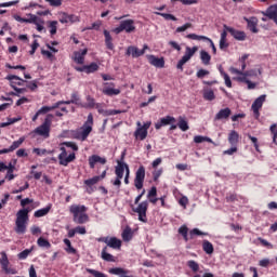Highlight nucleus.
Returning a JSON list of instances; mask_svg holds the SVG:
<instances>
[{
    "instance_id": "nucleus-1",
    "label": "nucleus",
    "mask_w": 277,
    "mask_h": 277,
    "mask_svg": "<svg viewBox=\"0 0 277 277\" xmlns=\"http://www.w3.org/2000/svg\"><path fill=\"white\" fill-rule=\"evenodd\" d=\"M96 241L98 243H106V246L102 249L101 256L103 261H106L107 263H116V258L108 253L107 250L111 248L113 250H120L122 248V240L115 236H106V237H100L96 238Z\"/></svg>"
},
{
    "instance_id": "nucleus-2",
    "label": "nucleus",
    "mask_w": 277,
    "mask_h": 277,
    "mask_svg": "<svg viewBox=\"0 0 277 277\" xmlns=\"http://www.w3.org/2000/svg\"><path fill=\"white\" fill-rule=\"evenodd\" d=\"M93 127L94 116L92 115V113H90L87 117V121L82 124V127H80L74 132V137L76 140H79L80 142H85V140L90 137V133H92Z\"/></svg>"
},
{
    "instance_id": "nucleus-3",
    "label": "nucleus",
    "mask_w": 277,
    "mask_h": 277,
    "mask_svg": "<svg viewBox=\"0 0 277 277\" xmlns=\"http://www.w3.org/2000/svg\"><path fill=\"white\" fill-rule=\"evenodd\" d=\"M27 222H29V208L18 210L15 220V233L17 235L27 233Z\"/></svg>"
},
{
    "instance_id": "nucleus-4",
    "label": "nucleus",
    "mask_w": 277,
    "mask_h": 277,
    "mask_svg": "<svg viewBox=\"0 0 277 277\" xmlns=\"http://www.w3.org/2000/svg\"><path fill=\"white\" fill-rule=\"evenodd\" d=\"M69 211L74 215V222L76 224H85L90 220L88 214H85V211H88L85 206L71 205Z\"/></svg>"
},
{
    "instance_id": "nucleus-5",
    "label": "nucleus",
    "mask_w": 277,
    "mask_h": 277,
    "mask_svg": "<svg viewBox=\"0 0 277 277\" xmlns=\"http://www.w3.org/2000/svg\"><path fill=\"white\" fill-rule=\"evenodd\" d=\"M52 122H53V115L51 114L47 115L43 123L35 129V133L37 135H40L41 137H44V140H48V137H51Z\"/></svg>"
},
{
    "instance_id": "nucleus-6",
    "label": "nucleus",
    "mask_w": 277,
    "mask_h": 277,
    "mask_svg": "<svg viewBox=\"0 0 277 277\" xmlns=\"http://www.w3.org/2000/svg\"><path fill=\"white\" fill-rule=\"evenodd\" d=\"M131 207L133 213H137L138 221L146 224V222H148V217L146 216V213L148 212V200L142 201L136 208L133 206Z\"/></svg>"
},
{
    "instance_id": "nucleus-7",
    "label": "nucleus",
    "mask_w": 277,
    "mask_h": 277,
    "mask_svg": "<svg viewBox=\"0 0 277 277\" xmlns=\"http://www.w3.org/2000/svg\"><path fill=\"white\" fill-rule=\"evenodd\" d=\"M60 150H61V154L58 155L60 166H64L66 168L68 167V163H72V161L77 159V156L75 153H71L68 155V151H66V147L62 146Z\"/></svg>"
},
{
    "instance_id": "nucleus-8",
    "label": "nucleus",
    "mask_w": 277,
    "mask_h": 277,
    "mask_svg": "<svg viewBox=\"0 0 277 277\" xmlns=\"http://www.w3.org/2000/svg\"><path fill=\"white\" fill-rule=\"evenodd\" d=\"M197 52H198V47L196 45L193 48L186 47L185 54L177 62V65H176L177 70H183V66H185V64H187V62L192 60V56L196 55Z\"/></svg>"
},
{
    "instance_id": "nucleus-9",
    "label": "nucleus",
    "mask_w": 277,
    "mask_h": 277,
    "mask_svg": "<svg viewBox=\"0 0 277 277\" xmlns=\"http://www.w3.org/2000/svg\"><path fill=\"white\" fill-rule=\"evenodd\" d=\"M137 129L134 132V137L136 140L144 141L146 137H148V129H150V121L145 122L142 126V122L137 121Z\"/></svg>"
},
{
    "instance_id": "nucleus-10",
    "label": "nucleus",
    "mask_w": 277,
    "mask_h": 277,
    "mask_svg": "<svg viewBox=\"0 0 277 277\" xmlns=\"http://www.w3.org/2000/svg\"><path fill=\"white\" fill-rule=\"evenodd\" d=\"M144 179H146V168L144 166H140L134 177V186L136 189H142L144 187Z\"/></svg>"
},
{
    "instance_id": "nucleus-11",
    "label": "nucleus",
    "mask_w": 277,
    "mask_h": 277,
    "mask_svg": "<svg viewBox=\"0 0 277 277\" xmlns=\"http://www.w3.org/2000/svg\"><path fill=\"white\" fill-rule=\"evenodd\" d=\"M265 95H261L259 96L252 104L251 109L253 111V116L256 120H259V118L261 117V113L260 109L261 107H263V104L265 103Z\"/></svg>"
},
{
    "instance_id": "nucleus-12",
    "label": "nucleus",
    "mask_w": 277,
    "mask_h": 277,
    "mask_svg": "<svg viewBox=\"0 0 277 277\" xmlns=\"http://www.w3.org/2000/svg\"><path fill=\"white\" fill-rule=\"evenodd\" d=\"M0 265L5 274H17L15 268H10V260L5 251L1 252Z\"/></svg>"
},
{
    "instance_id": "nucleus-13",
    "label": "nucleus",
    "mask_w": 277,
    "mask_h": 277,
    "mask_svg": "<svg viewBox=\"0 0 277 277\" xmlns=\"http://www.w3.org/2000/svg\"><path fill=\"white\" fill-rule=\"evenodd\" d=\"M263 14L265 17H262V21L267 22L268 18L269 21H274L277 25V4L271 5Z\"/></svg>"
},
{
    "instance_id": "nucleus-14",
    "label": "nucleus",
    "mask_w": 277,
    "mask_h": 277,
    "mask_svg": "<svg viewBox=\"0 0 277 277\" xmlns=\"http://www.w3.org/2000/svg\"><path fill=\"white\" fill-rule=\"evenodd\" d=\"M229 72L232 75H238L237 77H234L233 80L237 81L238 83H248L250 79L247 78L246 74L242 70H239L235 67H229Z\"/></svg>"
},
{
    "instance_id": "nucleus-15",
    "label": "nucleus",
    "mask_w": 277,
    "mask_h": 277,
    "mask_svg": "<svg viewBox=\"0 0 277 277\" xmlns=\"http://www.w3.org/2000/svg\"><path fill=\"white\" fill-rule=\"evenodd\" d=\"M148 47L145 44L142 50H138L135 45H130L127 49L126 55H131L132 57H142L144 53H146V50Z\"/></svg>"
},
{
    "instance_id": "nucleus-16",
    "label": "nucleus",
    "mask_w": 277,
    "mask_h": 277,
    "mask_svg": "<svg viewBox=\"0 0 277 277\" xmlns=\"http://www.w3.org/2000/svg\"><path fill=\"white\" fill-rule=\"evenodd\" d=\"M224 29H226V31L228 34H230V36H233V38H235V40H239V41H243L246 40V32L241 31V30H237L230 26H223Z\"/></svg>"
},
{
    "instance_id": "nucleus-17",
    "label": "nucleus",
    "mask_w": 277,
    "mask_h": 277,
    "mask_svg": "<svg viewBox=\"0 0 277 277\" xmlns=\"http://www.w3.org/2000/svg\"><path fill=\"white\" fill-rule=\"evenodd\" d=\"M176 122V118L172 116H166L163 118H160L158 122L155 123V130L159 131L162 127H168L169 124H174Z\"/></svg>"
},
{
    "instance_id": "nucleus-18",
    "label": "nucleus",
    "mask_w": 277,
    "mask_h": 277,
    "mask_svg": "<svg viewBox=\"0 0 277 277\" xmlns=\"http://www.w3.org/2000/svg\"><path fill=\"white\" fill-rule=\"evenodd\" d=\"M124 170H126V172L129 170V164L118 160L117 166L115 167L116 176H118V179H123L124 177Z\"/></svg>"
},
{
    "instance_id": "nucleus-19",
    "label": "nucleus",
    "mask_w": 277,
    "mask_h": 277,
    "mask_svg": "<svg viewBox=\"0 0 277 277\" xmlns=\"http://www.w3.org/2000/svg\"><path fill=\"white\" fill-rule=\"evenodd\" d=\"M96 163H101L102 166H105V163H107V159L98 155H92L91 157H89V166L91 170H94V168H96Z\"/></svg>"
},
{
    "instance_id": "nucleus-20",
    "label": "nucleus",
    "mask_w": 277,
    "mask_h": 277,
    "mask_svg": "<svg viewBox=\"0 0 277 277\" xmlns=\"http://www.w3.org/2000/svg\"><path fill=\"white\" fill-rule=\"evenodd\" d=\"M8 81H10L11 88L14 90L17 88L16 85H24V83H27L26 80L22 79L21 77L16 75H9L6 76Z\"/></svg>"
},
{
    "instance_id": "nucleus-21",
    "label": "nucleus",
    "mask_w": 277,
    "mask_h": 277,
    "mask_svg": "<svg viewBox=\"0 0 277 277\" xmlns=\"http://www.w3.org/2000/svg\"><path fill=\"white\" fill-rule=\"evenodd\" d=\"M147 60L151 66H155L156 68H163L166 66V61L163 57L159 58L155 55H148Z\"/></svg>"
},
{
    "instance_id": "nucleus-22",
    "label": "nucleus",
    "mask_w": 277,
    "mask_h": 277,
    "mask_svg": "<svg viewBox=\"0 0 277 277\" xmlns=\"http://www.w3.org/2000/svg\"><path fill=\"white\" fill-rule=\"evenodd\" d=\"M113 276L119 277H133V275H129L131 272L129 269H124L122 267H114L108 271Z\"/></svg>"
},
{
    "instance_id": "nucleus-23",
    "label": "nucleus",
    "mask_w": 277,
    "mask_h": 277,
    "mask_svg": "<svg viewBox=\"0 0 277 277\" xmlns=\"http://www.w3.org/2000/svg\"><path fill=\"white\" fill-rule=\"evenodd\" d=\"M245 21L248 25V29H250V31H252V34H259V28H256L258 25H259V18H256V17H250V18L245 17Z\"/></svg>"
},
{
    "instance_id": "nucleus-24",
    "label": "nucleus",
    "mask_w": 277,
    "mask_h": 277,
    "mask_svg": "<svg viewBox=\"0 0 277 277\" xmlns=\"http://www.w3.org/2000/svg\"><path fill=\"white\" fill-rule=\"evenodd\" d=\"M121 26L123 27V31H126V34H133V31H135V22L133 19L122 21Z\"/></svg>"
},
{
    "instance_id": "nucleus-25",
    "label": "nucleus",
    "mask_w": 277,
    "mask_h": 277,
    "mask_svg": "<svg viewBox=\"0 0 277 277\" xmlns=\"http://www.w3.org/2000/svg\"><path fill=\"white\" fill-rule=\"evenodd\" d=\"M230 114H233L230 108H223L215 115L214 120H228V118H230Z\"/></svg>"
},
{
    "instance_id": "nucleus-26",
    "label": "nucleus",
    "mask_w": 277,
    "mask_h": 277,
    "mask_svg": "<svg viewBox=\"0 0 277 277\" xmlns=\"http://www.w3.org/2000/svg\"><path fill=\"white\" fill-rule=\"evenodd\" d=\"M28 18L21 17V15H14L13 18L17 21V23H36V15L29 13L27 15Z\"/></svg>"
},
{
    "instance_id": "nucleus-27",
    "label": "nucleus",
    "mask_w": 277,
    "mask_h": 277,
    "mask_svg": "<svg viewBox=\"0 0 277 277\" xmlns=\"http://www.w3.org/2000/svg\"><path fill=\"white\" fill-rule=\"evenodd\" d=\"M228 142L230 146H237V144H239V133L235 130H232L228 134Z\"/></svg>"
},
{
    "instance_id": "nucleus-28",
    "label": "nucleus",
    "mask_w": 277,
    "mask_h": 277,
    "mask_svg": "<svg viewBox=\"0 0 277 277\" xmlns=\"http://www.w3.org/2000/svg\"><path fill=\"white\" fill-rule=\"evenodd\" d=\"M105 44L106 49L109 51H114V39L111 38V34L108 30H104Z\"/></svg>"
},
{
    "instance_id": "nucleus-29",
    "label": "nucleus",
    "mask_w": 277,
    "mask_h": 277,
    "mask_svg": "<svg viewBox=\"0 0 277 277\" xmlns=\"http://www.w3.org/2000/svg\"><path fill=\"white\" fill-rule=\"evenodd\" d=\"M177 127L183 132L189 131V123H187V120H185V117H183V116H180L177 118Z\"/></svg>"
},
{
    "instance_id": "nucleus-30",
    "label": "nucleus",
    "mask_w": 277,
    "mask_h": 277,
    "mask_svg": "<svg viewBox=\"0 0 277 277\" xmlns=\"http://www.w3.org/2000/svg\"><path fill=\"white\" fill-rule=\"evenodd\" d=\"M122 240L126 242L131 241V239H133V230L131 229V227H126L121 234Z\"/></svg>"
},
{
    "instance_id": "nucleus-31",
    "label": "nucleus",
    "mask_w": 277,
    "mask_h": 277,
    "mask_svg": "<svg viewBox=\"0 0 277 277\" xmlns=\"http://www.w3.org/2000/svg\"><path fill=\"white\" fill-rule=\"evenodd\" d=\"M202 250L206 252V254H213L215 249L213 248V243L209 240H203L202 241Z\"/></svg>"
},
{
    "instance_id": "nucleus-32",
    "label": "nucleus",
    "mask_w": 277,
    "mask_h": 277,
    "mask_svg": "<svg viewBox=\"0 0 277 277\" xmlns=\"http://www.w3.org/2000/svg\"><path fill=\"white\" fill-rule=\"evenodd\" d=\"M200 60L205 66H209V64H211V54L205 50H201Z\"/></svg>"
},
{
    "instance_id": "nucleus-33",
    "label": "nucleus",
    "mask_w": 277,
    "mask_h": 277,
    "mask_svg": "<svg viewBox=\"0 0 277 277\" xmlns=\"http://www.w3.org/2000/svg\"><path fill=\"white\" fill-rule=\"evenodd\" d=\"M49 211H51V205L35 211L34 215L35 217H44V215H49Z\"/></svg>"
},
{
    "instance_id": "nucleus-34",
    "label": "nucleus",
    "mask_w": 277,
    "mask_h": 277,
    "mask_svg": "<svg viewBox=\"0 0 277 277\" xmlns=\"http://www.w3.org/2000/svg\"><path fill=\"white\" fill-rule=\"evenodd\" d=\"M103 94H105L106 96H118V94H120V89L107 87L103 89Z\"/></svg>"
},
{
    "instance_id": "nucleus-35",
    "label": "nucleus",
    "mask_w": 277,
    "mask_h": 277,
    "mask_svg": "<svg viewBox=\"0 0 277 277\" xmlns=\"http://www.w3.org/2000/svg\"><path fill=\"white\" fill-rule=\"evenodd\" d=\"M25 142V136L19 137L17 141H14L12 145L9 147L11 153H14L16 148H21L23 146V143Z\"/></svg>"
},
{
    "instance_id": "nucleus-36",
    "label": "nucleus",
    "mask_w": 277,
    "mask_h": 277,
    "mask_svg": "<svg viewBox=\"0 0 277 277\" xmlns=\"http://www.w3.org/2000/svg\"><path fill=\"white\" fill-rule=\"evenodd\" d=\"M64 243L67 247L65 250L68 254H77V249H75L72 247V243L70 242V240L68 238L64 239Z\"/></svg>"
},
{
    "instance_id": "nucleus-37",
    "label": "nucleus",
    "mask_w": 277,
    "mask_h": 277,
    "mask_svg": "<svg viewBox=\"0 0 277 277\" xmlns=\"http://www.w3.org/2000/svg\"><path fill=\"white\" fill-rule=\"evenodd\" d=\"M53 109H57V105L53 104L52 106H43L38 110L39 116H43L44 114H49V111H53Z\"/></svg>"
},
{
    "instance_id": "nucleus-38",
    "label": "nucleus",
    "mask_w": 277,
    "mask_h": 277,
    "mask_svg": "<svg viewBox=\"0 0 277 277\" xmlns=\"http://www.w3.org/2000/svg\"><path fill=\"white\" fill-rule=\"evenodd\" d=\"M31 252H34V247H31L30 249H25L24 251L19 252L17 254V259H19V261H25V259H27V256H29Z\"/></svg>"
},
{
    "instance_id": "nucleus-39",
    "label": "nucleus",
    "mask_w": 277,
    "mask_h": 277,
    "mask_svg": "<svg viewBox=\"0 0 277 277\" xmlns=\"http://www.w3.org/2000/svg\"><path fill=\"white\" fill-rule=\"evenodd\" d=\"M187 267H189V269H192V272L195 274L200 271V265L194 260L187 262Z\"/></svg>"
},
{
    "instance_id": "nucleus-40",
    "label": "nucleus",
    "mask_w": 277,
    "mask_h": 277,
    "mask_svg": "<svg viewBox=\"0 0 277 277\" xmlns=\"http://www.w3.org/2000/svg\"><path fill=\"white\" fill-rule=\"evenodd\" d=\"M221 76L223 77L224 81H225V85L226 88H233V81H230V76H228V74H226L224 70H220Z\"/></svg>"
},
{
    "instance_id": "nucleus-41",
    "label": "nucleus",
    "mask_w": 277,
    "mask_h": 277,
    "mask_svg": "<svg viewBox=\"0 0 277 277\" xmlns=\"http://www.w3.org/2000/svg\"><path fill=\"white\" fill-rule=\"evenodd\" d=\"M85 272L88 274L93 275V277H109L105 273L98 272V271H96L94 268H85Z\"/></svg>"
},
{
    "instance_id": "nucleus-42",
    "label": "nucleus",
    "mask_w": 277,
    "mask_h": 277,
    "mask_svg": "<svg viewBox=\"0 0 277 277\" xmlns=\"http://www.w3.org/2000/svg\"><path fill=\"white\" fill-rule=\"evenodd\" d=\"M85 72L90 75L91 72H96L98 70V64L91 63L90 65H84Z\"/></svg>"
},
{
    "instance_id": "nucleus-43",
    "label": "nucleus",
    "mask_w": 277,
    "mask_h": 277,
    "mask_svg": "<svg viewBox=\"0 0 277 277\" xmlns=\"http://www.w3.org/2000/svg\"><path fill=\"white\" fill-rule=\"evenodd\" d=\"M96 106V102L92 96H87V104L82 105V107H85L87 109H94Z\"/></svg>"
},
{
    "instance_id": "nucleus-44",
    "label": "nucleus",
    "mask_w": 277,
    "mask_h": 277,
    "mask_svg": "<svg viewBox=\"0 0 277 277\" xmlns=\"http://www.w3.org/2000/svg\"><path fill=\"white\" fill-rule=\"evenodd\" d=\"M203 98H205V101H215V93L211 89L206 90L203 92Z\"/></svg>"
},
{
    "instance_id": "nucleus-45",
    "label": "nucleus",
    "mask_w": 277,
    "mask_h": 277,
    "mask_svg": "<svg viewBox=\"0 0 277 277\" xmlns=\"http://www.w3.org/2000/svg\"><path fill=\"white\" fill-rule=\"evenodd\" d=\"M98 181H101V176L95 175L89 180H85L84 185H87L88 187H92V185H96V183H98Z\"/></svg>"
},
{
    "instance_id": "nucleus-46",
    "label": "nucleus",
    "mask_w": 277,
    "mask_h": 277,
    "mask_svg": "<svg viewBox=\"0 0 277 277\" xmlns=\"http://www.w3.org/2000/svg\"><path fill=\"white\" fill-rule=\"evenodd\" d=\"M37 243L39 248H51V242L42 237L38 238Z\"/></svg>"
},
{
    "instance_id": "nucleus-47",
    "label": "nucleus",
    "mask_w": 277,
    "mask_h": 277,
    "mask_svg": "<svg viewBox=\"0 0 277 277\" xmlns=\"http://www.w3.org/2000/svg\"><path fill=\"white\" fill-rule=\"evenodd\" d=\"M70 103L72 105H81V98L79 97V93L78 92H74L71 94Z\"/></svg>"
},
{
    "instance_id": "nucleus-48",
    "label": "nucleus",
    "mask_w": 277,
    "mask_h": 277,
    "mask_svg": "<svg viewBox=\"0 0 277 277\" xmlns=\"http://www.w3.org/2000/svg\"><path fill=\"white\" fill-rule=\"evenodd\" d=\"M49 29H50L51 36H55V34H57V21L50 22Z\"/></svg>"
},
{
    "instance_id": "nucleus-49",
    "label": "nucleus",
    "mask_w": 277,
    "mask_h": 277,
    "mask_svg": "<svg viewBox=\"0 0 277 277\" xmlns=\"http://www.w3.org/2000/svg\"><path fill=\"white\" fill-rule=\"evenodd\" d=\"M176 1H180V3H183V5H194L198 3V0H171L172 5H174Z\"/></svg>"
},
{
    "instance_id": "nucleus-50",
    "label": "nucleus",
    "mask_w": 277,
    "mask_h": 277,
    "mask_svg": "<svg viewBox=\"0 0 277 277\" xmlns=\"http://www.w3.org/2000/svg\"><path fill=\"white\" fill-rule=\"evenodd\" d=\"M158 16H162V18H164V21H177L176 16L170 14V13H156Z\"/></svg>"
},
{
    "instance_id": "nucleus-51",
    "label": "nucleus",
    "mask_w": 277,
    "mask_h": 277,
    "mask_svg": "<svg viewBox=\"0 0 277 277\" xmlns=\"http://www.w3.org/2000/svg\"><path fill=\"white\" fill-rule=\"evenodd\" d=\"M186 38H187L188 40H203V41L207 40V37H206V36H200V35H196V34H188V35L186 36Z\"/></svg>"
},
{
    "instance_id": "nucleus-52",
    "label": "nucleus",
    "mask_w": 277,
    "mask_h": 277,
    "mask_svg": "<svg viewBox=\"0 0 277 277\" xmlns=\"http://www.w3.org/2000/svg\"><path fill=\"white\" fill-rule=\"evenodd\" d=\"M194 142H195V144H202V142H211V138H209L207 136H202V135H196L194 137Z\"/></svg>"
},
{
    "instance_id": "nucleus-53",
    "label": "nucleus",
    "mask_w": 277,
    "mask_h": 277,
    "mask_svg": "<svg viewBox=\"0 0 277 277\" xmlns=\"http://www.w3.org/2000/svg\"><path fill=\"white\" fill-rule=\"evenodd\" d=\"M62 146H66L67 148H71V150H79V146L75 142H64L62 143Z\"/></svg>"
},
{
    "instance_id": "nucleus-54",
    "label": "nucleus",
    "mask_w": 277,
    "mask_h": 277,
    "mask_svg": "<svg viewBox=\"0 0 277 277\" xmlns=\"http://www.w3.org/2000/svg\"><path fill=\"white\" fill-rule=\"evenodd\" d=\"M74 55V61L76 62V64H83L85 58L84 56H82L81 52H75Z\"/></svg>"
},
{
    "instance_id": "nucleus-55",
    "label": "nucleus",
    "mask_w": 277,
    "mask_h": 277,
    "mask_svg": "<svg viewBox=\"0 0 277 277\" xmlns=\"http://www.w3.org/2000/svg\"><path fill=\"white\" fill-rule=\"evenodd\" d=\"M189 235H190V239H194V236H207L208 234L207 233H203V232H201L200 229H198V228H194V229H192L190 232H189Z\"/></svg>"
},
{
    "instance_id": "nucleus-56",
    "label": "nucleus",
    "mask_w": 277,
    "mask_h": 277,
    "mask_svg": "<svg viewBox=\"0 0 277 277\" xmlns=\"http://www.w3.org/2000/svg\"><path fill=\"white\" fill-rule=\"evenodd\" d=\"M192 23H186L183 26L176 28V34H182V31H187V29H192Z\"/></svg>"
},
{
    "instance_id": "nucleus-57",
    "label": "nucleus",
    "mask_w": 277,
    "mask_h": 277,
    "mask_svg": "<svg viewBox=\"0 0 277 277\" xmlns=\"http://www.w3.org/2000/svg\"><path fill=\"white\" fill-rule=\"evenodd\" d=\"M40 21V17L36 15V22H29V24L36 25L37 31H42L44 29V26H42Z\"/></svg>"
},
{
    "instance_id": "nucleus-58",
    "label": "nucleus",
    "mask_w": 277,
    "mask_h": 277,
    "mask_svg": "<svg viewBox=\"0 0 277 277\" xmlns=\"http://www.w3.org/2000/svg\"><path fill=\"white\" fill-rule=\"evenodd\" d=\"M271 133H272V135H273V142H274V144H277V143H276V140H277V124H276V123H274V124L271 126Z\"/></svg>"
},
{
    "instance_id": "nucleus-59",
    "label": "nucleus",
    "mask_w": 277,
    "mask_h": 277,
    "mask_svg": "<svg viewBox=\"0 0 277 277\" xmlns=\"http://www.w3.org/2000/svg\"><path fill=\"white\" fill-rule=\"evenodd\" d=\"M207 75H209V70H207V69H199L196 74L198 79H205V77H207Z\"/></svg>"
},
{
    "instance_id": "nucleus-60",
    "label": "nucleus",
    "mask_w": 277,
    "mask_h": 277,
    "mask_svg": "<svg viewBox=\"0 0 277 277\" xmlns=\"http://www.w3.org/2000/svg\"><path fill=\"white\" fill-rule=\"evenodd\" d=\"M177 233L180 235L185 236V235H188L189 233V228L187 227V225H182L179 229H177Z\"/></svg>"
},
{
    "instance_id": "nucleus-61",
    "label": "nucleus",
    "mask_w": 277,
    "mask_h": 277,
    "mask_svg": "<svg viewBox=\"0 0 277 277\" xmlns=\"http://www.w3.org/2000/svg\"><path fill=\"white\" fill-rule=\"evenodd\" d=\"M52 8H60L62 5V0H45Z\"/></svg>"
},
{
    "instance_id": "nucleus-62",
    "label": "nucleus",
    "mask_w": 277,
    "mask_h": 277,
    "mask_svg": "<svg viewBox=\"0 0 277 277\" xmlns=\"http://www.w3.org/2000/svg\"><path fill=\"white\" fill-rule=\"evenodd\" d=\"M32 153H35V155H37L38 157H42L49 151L47 149L34 148Z\"/></svg>"
},
{
    "instance_id": "nucleus-63",
    "label": "nucleus",
    "mask_w": 277,
    "mask_h": 277,
    "mask_svg": "<svg viewBox=\"0 0 277 277\" xmlns=\"http://www.w3.org/2000/svg\"><path fill=\"white\" fill-rule=\"evenodd\" d=\"M219 47L221 51H225V49H228L229 44L227 43L226 39H220Z\"/></svg>"
},
{
    "instance_id": "nucleus-64",
    "label": "nucleus",
    "mask_w": 277,
    "mask_h": 277,
    "mask_svg": "<svg viewBox=\"0 0 277 277\" xmlns=\"http://www.w3.org/2000/svg\"><path fill=\"white\" fill-rule=\"evenodd\" d=\"M237 194H229L226 196V202H237Z\"/></svg>"
}]
</instances>
